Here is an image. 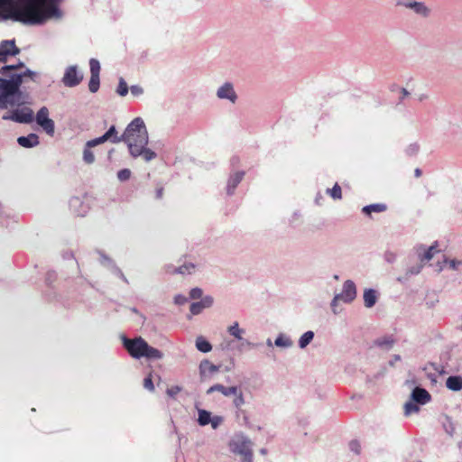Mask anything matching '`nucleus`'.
Wrapping results in <instances>:
<instances>
[{"instance_id":"1","label":"nucleus","mask_w":462,"mask_h":462,"mask_svg":"<svg viewBox=\"0 0 462 462\" xmlns=\"http://www.w3.org/2000/svg\"><path fill=\"white\" fill-rule=\"evenodd\" d=\"M59 12L53 0H0V16L24 24H42Z\"/></svg>"},{"instance_id":"2","label":"nucleus","mask_w":462,"mask_h":462,"mask_svg":"<svg viewBox=\"0 0 462 462\" xmlns=\"http://www.w3.org/2000/svg\"><path fill=\"white\" fill-rule=\"evenodd\" d=\"M121 139L128 146L130 154L136 158L142 156L145 162L156 158L157 154L146 148L148 143V133L142 118H134L126 127Z\"/></svg>"},{"instance_id":"3","label":"nucleus","mask_w":462,"mask_h":462,"mask_svg":"<svg viewBox=\"0 0 462 462\" xmlns=\"http://www.w3.org/2000/svg\"><path fill=\"white\" fill-rule=\"evenodd\" d=\"M124 347L131 356L134 358L146 357L147 359H161L162 353L151 346L142 337L129 339L125 337L123 340Z\"/></svg>"},{"instance_id":"4","label":"nucleus","mask_w":462,"mask_h":462,"mask_svg":"<svg viewBox=\"0 0 462 462\" xmlns=\"http://www.w3.org/2000/svg\"><path fill=\"white\" fill-rule=\"evenodd\" d=\"M22 84V75L13 76L10 80L0 79V108H7L14 106V100L19 94V88Z\"/></svg>"},{"instance_id":"5","label":"nucleus","mask_w":462,"mask_h":462,"mask_svg":"<svg viewBox=\"0 0 462 462\" xmlns=\"http://www.w3.org/2000/svg\"><path fill=\"white\" fill-rule=\"evenodd\" d=\"M215 391L220 392L225 396L234 395L236 397L234 400V404L236 408L241 407L245 402L242 392H241L240 388H238L236 386L226 387L222 384H216V385L210 387L208 390V393H212Z\"/></svg>"},{"instance_id":"6","label":"nucleus","mask_w":462,"mask_h":462,"mask_svg":"<svg viewBox=\"0 0 462 462\" xmlns=\"http://www.w3.org/2000/svg\"><path fill=\"white\" fill-rule=\"evenodd\" d=\"M3 119L12 120L14 122L29 124L33 120V111L29 107L14 109L8 116H4Z\"/></svg>"},{"instance_id":"7","label":"nucleus","mask_w":462,"mask_h":462,"mask_svg":"<svg viewBox=\"0 0 462 462\" xmlns=\"http://www.w3.org/2000/svg\"><path fill=\"white\" fill-rule=\"evenodd\" d=\"M356 296V285L352 281L347 280L346 282H345V283L343 285V291H342L341 294L335 296V298L333 299L332 306H335L336 302L338 300H342L345 302H351L352 300H355Z\"/></svg>"},{"instance_id":"8","label":"nucleus","mask_w":462,"mask_h":462,"mask_svg":"<svg viewBox=\"0 0 462 462\" xmlns=\"http://www.w3.org/2000/svg\"><path fill=\"white\" fill-rule=\"evenodd\" d=\"M106 141H110L113 143L123 142L121 136L117 135V131L115 125H112L102 136L88 141V145L97 146Z\"/></svg>"},{"instance_id":"9","label":"nucleus","mask_w":462,"mask_h":462,"mask_svg":"<svg viewBox=\"0 0 462 462\" xmlns=\"http://www.w3.org/2000/svg\"><path fill=\"white\" fill-rule=\"evenodd\" d=\"M234 364L232 360L228 362V365L225 367L223 365H214L208 360H204L200 363L199 369L201 375H206L207 374H214V373H225L230 371L231 367H233Z\"/></svg>"},{"instance_id":"10","label":"nucleus","mask_w":462,"mask_h":462,"mask_svg":"<svg viewBox=\"0 0 462 462\" xmlns=\"http://www.w3.org/2000/svg\"><path fill=\"white\" fill-rule=\"evenodd\" d=\"M36 121L48 134L52 135L54 134V122L49 118V110L47 107L43 106L38 111Z\"/></svg>"},{"instance_id":"11","label":"nucleus","mask_w":462,"mask_h":462,"mask_svg":"<svg viewBox=\"0 0 462 462\" xmlns=\"http://www.w3.org/2000/svg\"><path fill=\"white\" fill-rule=\"evenodd\" d=\"M83 79V75L78 70L77 66H69L67 68L62 82L67 87L78 86Z\"/></svg>"},{"instance_id":"12","label":"nucleus","mask_w":462,"mask_h":462,"mask_svg":"<svg viewBox=\"0 0 462 462\" xmlns=\"http://www.w3.org/2000/svg\"><path fill=\"white\" fill-rule=\"evenodd\" d=\"M437 247H438L437 242L434 245H430L428 248V250L422 255L420 256V263L418 264L416 267L411 268L408 271V273L410 274H418L423 266V263L430 261L433 258L434 254L436 253H439V250Z\"/></svg>"},{"instance_id":"13","label":"nucleus","mask_w":462,"mask_h":462,"mask_svg":"<svg viewBox=\"0 0 462 462\" xmlns=\"http://www.w3.org/2000/svg\"><path fill=\"white\" fill-rule=\"evenodd\" d=\"M411 398L412 401H415L416 403L425 405L430 402L431 395L427 390L416 386L411 392Z\"/></svg>"},{"instance_id":"14","label":"nucleus","mask_w":462,"mask_h":462,"mask_svg":"<svg viewBox=\"0 0 462 462\" xmlns=\"http://www.w3.org/2000/svg\"><path fill=\"white\" fill-rule=\"evenodd\" d=\"M219 98H226L229 99L232 103L236 102V94L233 88L232 84L226 83L222 87H220L217 93Z\"/></svg>"},{"instance_id":"15","label":"nucleus","mask_w":462,"mask_h":462,"mask_svg":"<svg viewBox=\"0 0 462 462\" xmlns=\"http://www.w3.org/2000/svg\"><path fill=\"white\" fill-rule=\"evenodd\" d=\"M236 451L243 457V462L253 461V452L250 441H242L240 445H237Z\"/></svg>"},{"instance_id":"16","label":"nucleus","mask_w":462,"mask_h":462,"mask_svg":"<svg viewBox=\"0 0 462 462\" xmlns=\"http://www.w3.org/2000/svg\"><path fill=\"white\" fill-rule=\"evenodd\" d=\"M0 51H2L5 56H15L20 53V49L15 45L14 40L13 41H3L0 43Z\"/></svg>"},{"instance_id":"17","label":"nucleus","mask_w":462,"mask_h":462,"mask_svg":"<svg viewBox=\"0 0 462 462\" xmlns=\"http://www.w3.org/2000/svg\"><path fill=\"white\" fill-rule=\"evenodd\" d=\"M403 5L407 8L413 10L416 14H420L422 16H428L430 14L429 8L420 2H406Z\"/></svg>"},{"instance_id":"18","label":"nucleus","mask_w":462,"mask_h":462,"mask_svg":"<svg viewBox=\"0 0 462 462\" xmlns=\"http://www.w3.org/2000/svg\"><path fill=\"white\" fill-rule=\"evenodd\" d=\"M17 142L23 147L32 148L39 143V137L35 134H30L27 136H20Z\"/></svg>"},{"instance_id":"19","label":"nucleus","mask_w":462,"mask_h":462,"mask_svg":"<svg viewBox=\"0 0 462 462\" xmlns=\"http://www.w3.org/2000/svg\"><path fill=\"white\" fill-rule=\"evenodd\" d=\"M195 265L193 263H185L178 268H175L173 266H169L167 268V273H170V274H177V273H180V274H190L194 272L195 270Z\"/></svg>"},{"instance_id":"20","label":"nucleus","mask_w":462,"mask_h":462,"mask_svg":"<svg viewBox=\"0 0 462 462\" xmlns=\"http://www.w3.org/2000/svg\"><path fill=\"white\" fill-rule=\"evenodd\" d=\"M245 176L244 171H236L230 176L227 183V193L232 194Z\"/></svg>"},{"instance_id":"21","label":"nucleus","mask_w":462,"mask_h":462,"mask_svg":"<svg viewBox=\"0 0 462 462\" xmlns=\"http://www.w3.org/2000/svg\"><path fill=\"white\" fill-rule=\"evenodd\" d=\"M387 209V206L383 203H376L365 206L362 208L363 213L367 216H371L372 213H381L384 212Z\"/></svg>"},{"instance_id":"22","label":"nucleus","mask_w":462,"mask_h":462,"mask_svg":"<svg viewBox=\"0 0 462 462\" xmlns=\"http://www.w3.org/2000/svg\"><path fill=\"white\" fill-rule=\"evenodd\" d=\"M376 292L374 290L368 289L364 292V301L366 308H372L376 302Z\"/></svg>"},{"instance_id":"23","label":"nucleus","mask_w":462,"mask_h":462,"mask_svg":"<svg viewBox=\"0 0 462 462\" xmlns=\"http://www.w3.org/2000/svg\"><path fill=\"white\" fill-rule=\"evenodd\" d=\"M446 386L452 391L462 389V377H448Z\"/></svg>"},{"instance_id":"24","label":"nucleus","mask_w":462,"mask_h":462,"mask_svg":"<svg viewBox=\"0 0 462 462\" xmlns=\"http://www.w3.org/2000/svg\"><path fill=\"white\" fill-rule=\"evenodd\" d=\"M403 410L404 415L410 416L420 411V404L416 403L415 401H412L411 398L410 401L404 404Z\"/></svg>"},{"instance_id":"25","label":"nucleus","mask_w":462,"mask_h":462,"mask_svg":"<svg viewBox=\"0 0 462 462\" xmlns=\"http://www.w3.org/2000/svg\"><path fill=\"white\" fill-rule=\"evenodd\" d=\"M196 346L199 351L203 353H208L212 349L210 343L204 339L202 337L197 338Z\"/></svg>"},{"instance_id":"26","label":"nucleus","mask_w":462,"mask_h":462,"mask_svg":"<svg viewBox=\"0 0 462 462\" xmlns=\"http://www.w3.org/2000/svg\"><path fill=\"white\" fill-rule=\"evenodd\" d=\"M93 147L94 146H88L87 143L83 151V160L88 164H91L95 162V156L91 151V148Z\"/></svg>"},{"instance_id":"27","label":"nucleus","mask_w":462,"mask_h":462,"mask_svg":"<svg viewBox=\"0 0 462 462\" xmlns=\"http://www.w3.org/2000/svg\"><path fill=\"white\" fill-rule=\"evenodd\" d=\"M314 333L312 331L305 332L299 340V346L300 348L306 347L313 339Z\"/></svg>"},{"instance_id":"28","label":"nucleus","mask_w":462,"mask_h":462,"mask_svg":"<svg viewBox=\"0 0 462 462\" xmlns=\"http://www.w3.org/2000/svg\"><path fill=\"white\" fill-rule=\"evenodd\" d=\"M198 421L201 426L208 425L211 421L210 412L205 410H199Z\"/></svg>"},{"instance_id":"29","label":"nucleus","mask_w":462,"mask_h":462,"mask_svg":"<svg viewBox=\"0 0 462 462\" xmlns=\"http://www.w3.org/2000/svg\"><path fill=\"white\" fill-rule=\"evenodd\" d=\"M228 332L230 335L240 340L242 339V334L244 333V330L239 328L237 322H235L228 328Z\"/></svg>"},{"instance_id":"30","label":"nucleus","mask_w":462,"mask_h":462,"mask_svg":"<svg viewBox=\"0 0 462 462\" xmlns=\"http://www.w3.org/2000/svg\"><path fill=\"white\" fill-rule=\"evenodd\" d=\"M100 85L99 76H91L88 83L89 91L96 93Z\"/></svg>"},{"instance_id":"31","label":"nucleus","mask_w":462,"mask_h":462,"mask_svg":"<svg viewBox=\"0 0 462 462\" xmlns=\"http://www.w3.org/2000/svg\"><path fill=\"white\" fill-rule=\"evenodd\" d=\"M393 343H394V340L391 337L380 338V339L376 340V345L384 349L391 348L393 346Z\"/></svg>"},{"instance_id":"32","label":"nucleus","mask_w":462,"mask_h":462,"mask_svg":"<svg viewBox=\"0 0 462 462\" xmlns=\"http://www.w3.org/2000/svg\"><path fill=\"white\" fill-rule=\"evenodd\" d=\"M89 66H90L91 76H99V73H100L99 61L96 59H91L89 60Z\"/></svg>"},{"instance_id":"33","label":"nucleus","mask_w":462,"mask_h":462,"mask_svg":"<svg viewBox=\"0 0 462 462\" xmlns=\"http://www.w3.org/2000/svg\"><path fill=\"white\" fill-rule=\"evenodd\" d=\"M328 192L334 199H340L342 198V189L337 183H336L331 189H328Z\"/></svg>"},{"instance_id":"34","label":"nucleus","mask_w":462,"mask_h":462,"mask_svg":"<svg viewBox=\"0 0 462 462\" xmlns=\"http://www.w3.org/2000/svg\"><path fill=\"white\" fill-rule=\"evenodd\" d=\"M116 93L121 97H125L128 93V86L125 79L122 78L119 79Z\"/></svg>"},{"instance_id":"35","label":"nucleus","mask_w":462,"mask_h":462,"mask_svg":"<svg viewBox=\"0 0 462 462\" xmlns=\"http://www.w3.org/2000/svg\"><path fill=\"white\" fill-rule=\"evenodd\" d=\"M275 345H276L277 346H282V347H283V346H291V345H292V342H291V340L289 337H285V336L281 335V336H279V337L275 339Z\"/></svg>"},{"instance_id":"36","label":"nucleus","mask_w":462,"mask_h":462,"mask_svg":"<svg viewBox=\"0 0 462 462\" xmlns=\"http://www.w3.org/2000/svg\"><path fill=\"white\" fill-rule=\"evenodd\" d=\"M205 308L203 307V305L201 304L200 301H198V302H193L191 305H190V308H189V310L191 312V314L193 315H198Z\"/></svg>"},{"instance_id":"37","label":"nucleus","mask_w":462,"mask_h":462,"mask_svg":"<svg viewBox=\"0 0 462 462\" xmlns=\"http://www.w3.org/2000/svg\"><path fill=\"white\" fill-rule=\"evenodd\" d=\"M131 177V171L128 170V169H123V170H120L118 172H117V178L121 180V181H125V180H129Z\"/></svg>"},{"instance_id":"38","label":"nucleus","mask_w":462,"mask_h":462,"mask_svg":"<svg viewBox=\"0 0 462 462\" xmlns=\"http://www.w3.org/2000/svg\"><path fill=\"white\" fill-rule=\"evenodd\" d=\"M24 64L23 62H18L16 65H8V66H4L0 72L5 74L6 73L7 71L9 70H13V69H21V68H23Z\"/></svg>"},{"instance_id":"39","label":"nucleus","mask_w":462,"mask_h":462,"mask_svg":"<svg viewBox=\"0 0 462 462\" xmlns=\"http://www.w3.org/2000/svg\"><path fill=\"white\" fill-rule=\"evenodd\" d=\"M349 448L351 449V451L358 455L361 450V446L357 440H352L349 443Z\"/></svg>"},{"instance_id":"40","label":"nucleus","mask_w":462,"mask_h":462,"mask_svg":"<svg viewBox=\"0 0 462 462\" xmlns=\"http://www.w3.org/2000/svg\"><path fill=\"white\" fill-rule=\"evenodd\" d=\"M202 293H203V292H202V290H201V289H199V288H194V289H192V290L190 291V292H189V296H190V298H191V299L196 300V299H199V298H201V297H202Z\"/></svg>"},{"instance_id":"41","label":"nucleus","mask_w":462,"mask_h":462,"mask_svg":"<svg viewBox=\"0 0 462 462\" xmlns=\"http://www.w3.org/2000/svg\"><path fill=\"white\" fill-rule=\"evenodd\" d=\"M131 93L134 97H138L143 93V89L142 87L138 85H134L130 88Z\"/></svg>"},{"instance_id":"42","label":"nucleus","mask_w":462,"mask_h":462,"mask_svg":"<svg viewBox=\"0 0 462 462\" xmlns=\"http://www.w3.org/2000/svg\"><path fill=\"white\" fill-rule=\"evenodd\" d=\"M200 302L205 309L209 308L213 303V299L210 296H206L200 300Z\"/></svg>"},{"instance_id":"43","label":"nucleus","mask_w":462,"mask_h":462,"mask_svg":"<svg viewBox=\"0 0 462 462\" xmlns=\"http://www.w3.org/2000/svg\"><path fill=\"white\" fill-rule=\"evenodd\" d=\"M143 386L149 391H152L154 389L153 383L152 381V377H145L143 381Z\"/></svg>"},{"instance_id":"44","label":"nucleus","mask_w":462,"mask_h":462,"mask_svg":"<svg viewBox=\"0 0 462 462\" xmlns=\"http://www.w3.org/2000/svg\"><path fill=\"white\" fill-rule=\"evenodd\" d=\"M180 391V388L179 386H174V387H171L170 389L167 390V393L171 396V397H174L176 394H178Z\"/></svg>"},{"instance_id":"45","label":"nucleus","mask_w":462,"mask_h":462,"mask_svg":"<svg viewBox=\"0 0 462 462\" xmlns=\"http://www.w3.org/2000/svg\"><path fill=\"white\" fill-rule=\"evenodd\" d=\"M164 189L162 186H158L155 190V198L161 199L163 196Z\"/></svg>"},{"instance_id":"46","label":"nucleus","mask_w":462,"mask_h":462,"mask_svg":"<svg viewBox=\"0 0 462 462\" xmlns=\"http://www.w3.org/2000/svg\"><path fill=\"white\" fill-rule=\"evenodd\" d=\"M186 301V298L180 295L175 297V302L178 304H182Z\"/></svg>"},{"instance_id":"47","label":"nucleus","mask_w":462,"mask_h":462,"mask_svg":"<svg viewBox=\"0 0 462 462\" xmlns=\"http://www.w3.org/2000/svg\"><path fill=\"white\" fill-rule=\"evenodd\" d=\"M7 60V56L5 55V53L0 51V61L1 62H5Z\"/></svg>"},{"instance_id":"48","label":"nucleus","mask_w":462,"mask_h":462,"mask_svg":"<svg viewBox=\"0 0 462 462\" xmlns=\"http://www.w3.org/2000/svg\"><path fill=\"white\" fill-rule=\"evenodd\" d=\"M460 263H461L460 262H456L455 260H452L449 262L450 267L453 269H456L457 264H460Z\"/></svg>"},{"instance_id":"49","label":"nucleus","mask_w":462,"mask_h":462,"mask_svg":"<svg viewBox=\"0 0 462 462\" xmlns=\"http://www.w3.org/2000/svg\"><path fill=\"white\" fill-rule=\"evenodd\" d=\"M402 98H404L405 97L409 96V92L405 88H402Z\"/></svg>"},{"instance_id":"50","label":"nucleus","mask_w":462,"mask_h":462,"mask_svg":"<svg viewBox=\"0 0 462 462\" xmlns=\"http://www.w3.org/2000/svg\"><path fill=\"white\" fill-rule=\"evenodd\" d=\"M421 175V171L420 169L415 170V176L420 177Z\"/></svg>"},{"instance_id":"51","label":"nucleus","mask_w":462,"mask_h":462,"mask_svg":"<svg viewBox=\"0 0 462 462\" xmlns=\"http://www.w3.org/2000/svg\"><path fill=\"white\" fill-rule=\"evenodd\" d=\"M210 422H211V424H212V428H213V429H216V428L217 427V425H218L217 421L212 420V421H210Z\"/></svg>"},{"instance_id":"52","label":"nucleus","mask_w":462,"mask_h":462,"mask_svg":"<svg viewBox=\"0 0 462 462\" xmlns=\"http://www.w3.org/2000/svg\"><path fill=\"white\" fill-rule=\"evenodd\" d=\"M418 462H422V461H418Z\"/></svg>"}]
</instances>
